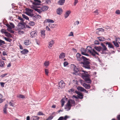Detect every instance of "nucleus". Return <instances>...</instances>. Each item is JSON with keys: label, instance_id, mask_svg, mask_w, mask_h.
I'll return each mask as SVG.
<instances>
[{"label": "nucleus", "instance_id": "obj_42", "mask_svg": "<svg viewBox=\"0 0 120 120\" xmlns=\"http://www.w3.org/2000/svg\"><path fill=\"white\" fill-rule=\"evenodd\" d=\"M4 38L6 41L9 42H10L12 41V40L11 39L5 37H4Z\"/></svg>", "mask_w": 120, "mask_h": 120}, {"label": "nucleus", "instance_id": "obj_26", "mask_svg": "<svg viewBox=\"0 0 120 120\" xmlns=\"http://www.w3.org/2000/svg\"><path fill=\"white\" fill-rule=\"evenodd\" d=\"M94 49L98 51H101V47L100 46L99 47L95 46L94 47Z\"/></svg>", "mask_w": 120, "mask_h": 120}, {"label": "nucleus", "instance_id": "obj_16", "mask_svg": "<svg viewBox=\"0 0 120 120\" xmlns=\"http://www.w3.org/2000/svg\"><path fill=\"white\" fill-rule=\"evenodd\" d=\"M65 54L64 52H62L60 55L59 57L60 59H62L65 57Z\"/></svg>", "mask_w": 120, "mask_h": 120}, {"label": "nucleus", "instance_id": "obj_23", "mask_svg": "<svg viewBox=\"0 0 120 120\" xmlns=\"http://www.w3.org/2000/svg\"><path fill=\"white\" fill-rule=\"evenodd\" d=\"M71 13L70 11H67L66 12L65 15H64V17L65 18H67L69 15Z\"/></svg>", "mask_w": 120, "mask_h": 120}, {"label": "nucleus", "instance_id": "obj_4", "mask_svg": "<svg viewBox=\"0 0 120 120\" xmlns=\"http://www.w3.org/2000/svg\"><path fill=\"white\" fill-rule=\"evenodd\" d=\"M83 62H81V63L83 65L82 66L86 68L90 69V60L88 59L84 58Z\"/></svg>", "mask_w": 120, "mask_h": 120}, {"label": "nucleus", "instance_id": "obj_1", "mask_svg": "<svg viewBox=\"0 0 120 120\" xmlns=\"http://www.w3.org/2000/svg\"><path fill=\"white\" fill-rule=\"evenodd\" d=\"M74 67V71L79 74L81 75L82 77L86 82L88 83H90L91 81L90 78V75L88 73V72L83 70L81 68L77 67L74 64L72 65Z\"/></svg>", "mask_w": 120, "mask_h": 120}, {"label": "nucleus", "instance_id": "obj_29", "mask_svg": "<svg viewBox=\"0 0 120 120\" xmlns=\"http://www.w3.org/2000/svg\"><path fill=\"white\" fill-rule=\"evenodd\" d=\"M112 43H113L114 45H115V46L118 47H119V45L118 43V42L116 41V39H115V41H113Z\"/></svg>", "mask_w": 120, "mask_h": 120}, {"label": "nucleus", "instance_id": "obj_37", "mask_svg": "<svg viewBox=\"0 0 120 120\" xmlns=\"http://www.w3.org/2000/svg\"><path fill=\"white\" fill-rule=\"evenodd\" d=\"M4 61H0V67H4Z\"/></svg>", "mask_w": 120, "mask_h": 120}, {"label": "nucleus", "instance_id": "obj_43", "mask_svg": "<svg viewBox=\"0 0 120 120\" xmlns=\"http://www.w3.org/2000/svg\"><path fill=\"white\" fill-rule=\"evenodd\" d=\"M61 106L63 107L65 103V101L63 99H62L61 100Z\"/></svg>", "mask_w": 120, "mask_h": 120}, {"label": "nucleus", "instance_id": "obj_48", "mask_svg": "<svg viewBox=\"0 0 120 120\" xmlns=\"http://www.w3.org/2000/svg\"><path fill=\"white\" fill-rule=\"evenodd\" d=\"M97 30H98L99 31H101L102 32H104V30L102 28H99L97 29Z\"/></svg>", "mask_w": 120, "mask_h": 120}, {"label": "nucleus", "instance_id": "obj_41", "mask_svg": "<svg viewBox=\"0 0 120 120\" xmlns=\"http://www.w3.org/2000/svg\"><path fill=\"white\" fill-rule=\"evenodd\" d=\"M26 11H27L29 12H30L31 13H32L33 11V10L28 8H26Z\"/></svg>", "mask_w": 120, "mask_h": 120}, {"label": "nucleus", "instance_id": "obj_28", "mask_svg": "<svg viewBox=\"0 0 120 120\" xmlns=\"http://www.w3.org/2000/svg\"><path fill=\"white\" fill-rule=\"evenodd\" d=\"M99 40L100 41H103L105 40V38L102 36H100L98 37Z\"/></svg>", "mask_w": 120, "mask_h": 120}, {"label": "nucleus", "instance_id": "obj_64", "mask_svg": "<svg viewBox=\"0 0 120 120\" xmlns=\"http://www.w3.org/2000/svg\"><path fill=\"white\" fill-rule=\"evenodd\" d=\"M46 29L48 31H49L50 30L49 28L48 27V26H47L46 27Z\"/></svg>", "mask_w": 120, "mask_h": 120}, {"label": "nucleus", "instance_id": "obj_20", "mask_svg": "<svg viewBox=\"0 0 120 120\" xmlns=\"http://www.w3.org/2000/svg\"><path fill=\"white\" fill-rule=\"evenodd\" d=\"M28 52V50L26 49H24L21 52V53L23 54H27Z\"/></svg>", "mask_w": 120, "mask_h": 120}, {"label": "nucleus", "instance_id": "obj_33", "mask_svg": "<svg viewBox=\"0 0 120 120\" xmlns=\"http://www.w3.org/2000/svg\"><path fill=\"white\" fill-rule=\"evenodd\" d=\"M17 97L19 98H25V97L24 95L22 94L18 95L17 96Z\"/></svg>", "mask_w": 120, "mask_h": 120}, {"label": "nucleus", "instance_id": "obj_13", "mask_svg": "<svg viewBox=\"0 0 120 120\" xmlns=\"http://www.w3.org/2000/svg\"><path fill=\"white\" fill-rule=\"evenodd\" d=\"M82 85L86 89H89L90 87V84H87L85 83H83L82 84Z\"/></svg>", "mask_w": 120, "mask_h": 120}, {"label": "nucleus", "instance_id": "obj_34", "mask_svg": "<svg viewBox=\"0 0 120 120\" xmlns=\"http://www.w3.org/2000/svg\"><path fill=\"white\" fill-rule=\"evenodd\" d=\"M32 118L34 120H39L40 118L37 116H33L32 117Z\"/></svg>", "mask_w": 120, "mask_h": 120}, {"label": "nucleus", "instance_id": "obj_14", "mask_svg": "<svg viewBox=\"0 0 120 120\" xmlns=\"http://www.w3.org/2000/svg\"><path fill=\"white\" fill-rule=\"evenodd\" d=\"M62 12V10L61 8H59L57 10L56 12L57 14L61 15Z\"/></svg>", "mask_w": 120, "mask_h": 120}, {"label": "nucleus", "instance_id": "obj_11", "mask_svg": "<svg viewBox=\"0 0 120 120\" xmlns=\"http://www.w3.org/2000/svg\"><path fill=\"white\" fill-rule=\"evenodd\" d=\"M18 26L19 28L20 29H23L25 27V25L22 22L19 23L18 25Z\"/></svg>", "mask_w": 120, "mask_h": 120}, {"label": "nucleus", "instance_id": "obj_50", "mask_svg": "<svg viewBox=\"0 0 120 120\" xmlns=\"http://www.w3.org/2000/svg\"><path fill=\"white\" fill-rule=\"evenodd\" d=\"M10 25L11 26V28H14V25L13 24V23H10Z\"/></svg>", "mask_w": 120, "mask_h": 120}, {"label": "nucleus", "instance_id": "obj_9", "mask_svg": "<svg viewBox=\"0 0 120 120\" xmlns=\"http://www.w3.org/2000/svg\"><path fill=\"white\" fill-rule=\"evenodd\" d=\"M59 87L61 88H64L65 86L64 82L62 80L59 83Z\"/></svg>", "mask_w": 120, "mask_h": 120}, {"label": "nucleus", "instance_id": "obj_54", "mask_svg": "<svg viewBox=\"0 0 120 120\" xmlns=\"http://www.w3.org/2000/svg\"><path fill=\"white\" fill-rule=\"evenodd\" d=\"M53 116H49L47 118L48 120H51L53 118Z\"/></svg>", "mask_w": 120, "mask_h": 120}, {"label": "nucleus", "instance_id": "obj_36", "mask_svg": "<svg viewBox=\"0 0 120 120\" xmlns=\"http://www.w3.org/2000/svg\"><path fill=\"white\" fill-rule=\"evenodd\" d=\"M77 89L79 90H80L81 91H83L84 90V89L82 87H81L79 86L77 88Z\"/></svg>", "mask_w": 120, "mask_h": 120}, {"label": "nucleus", "instance_id": "obj_58", "mask_svg": "<svg viewBox=\"0 0 120 120\" xmlns=\"http://www.w3.org/2000/svg\"><path fill=\"white\" fill-rule=\"evenodd\" d=\"M68 64V63L67 62H65L64 63V66L65 67Z\"/></svg>", "mask_w": 120, "mask_h": 120}, {"label": "nucleus", "instance_id": "obj_38", "mask_svg": "<svg viewBox=\"0 0 120 120\" xmlns=\"http://www.w3.org/2000/svg\"><path fill=\"white\" fill-rule=\"evenodd\" d=\"M29 25L30 26H33L35 25V23L34 22H30L28 23Z\"/></svg>", "mask_w": 120, "mask_h": 120}, {"label": "nucleus", "instance_id": "obj_15", "mask_svg": "<svg viewBox=\"0 0 120 120\" xmlns=\"http://www.w3.org/2000/svg\"><path fill=\"white\" fill-rule=\"evenodd\" d=\"M70 117V116H65L64 117L63 116L60 117L57 120H63L64 119V120H66L67 118Z\"/></svg>", "mask_w": 120, "mask_h": 120}, {"label": "nucleus", "instance_id": "obj_32", "mask_svg": "<svg viewBox=\"0 0 120 120\" xmlns=\"http://www.w3.org/2000/svg\"><path fill=\"white\" fill-rule=\"evenodd\" d=\"M25 13L26 15H28L30 16L31 17H33L34 16V14H33L32 13H31L30 12H29L26 11L25 12Z\"/></svg>", "mask_w": 120, "mask_h": 120}, {"label": "nucleus", "instance_id": "obj_62", "mask_svg": "<svg viewBox=\"0 0 120 120\" xmlns=\"http://www.w3.org/2000/svg\"><path fill=\"white\" fill-rule=\"evenodd\" d=\"M73 36V33L72 32H71L69 35V36Z\"/></svg>", "mask_w": 120, "mask_h": 120}, {"label": "nucleus", "instance_id": "obj_30", "mask_svg": "<svg viewBox=\"0 0 120 120\" xmlns=\"http://www.w3.org/2000/svg\"><path fill=\"white\" fill-rule=\"evenodd\" d=\"M44 66L47 67L49 65V61H46L44 62Z\"/></svg>", "mask_w": 120, "mask_h": 120}, {"label": "nucleus", "instance_id": "obj_49", "mask_svg": "<svg viewBox=\"0 0 120 120\" xmlns=\"http://www.w3.org/2000/svg\"><path fill=\"white\" fill-rule=\"evenodd\" d=\"M0 84L2 87H3L4 86L5 83L3 82H0Z\"/></svg>", "mask_w": 120, "mask_h": 120}, {"label": "nucleus", "instance_id": "obj_22", "mask_svg": "<svg viewBox=\"0 0 120 120\" xmlns=\"http://www.w3.org/2000/svg\"><path fill=\"white\" fill-rule=\"evenodd\" d=\"M41 35L42 38H44L45 37V30H43L41 31Z\"/></svg>", "mask_w": 120, "mask_h": 120}, {"label": "nucleus", "instance_id": "obj_2", "mask_svg": "<svg viewBox=\"0 0 120 120\" xmlns=\"http://www.w3.org/2000/svg\"><path fill=\"white\" fill-rule=\"evenodd\" d=\"M82 54L83 55L88 56V54H86V52L89 53L94 56H95L96 55H99L98 53L96 52L94 49H92L90 46L87 47L85 50L83 48H82L81 49Z\"/></svg>", "mask_w": 120, "mask_h": 120}, {"label": "nucleus", "instance_id": "obj_59", "mask_svg": "<svg viewBox=\"0 0 120 120\" xmlns=\"http://www.w3.org/2000/svg\"><path fill=\"white\" fill-rule=\"evenodd\" d=\"M46 3L48 4H49L51 3V1L49 0H48L46 1Z\"/></svg>", "mask_w": 120, "mask_h": 120}, {"label": "nucleus", "instance_id": "obj_40", "mask_svg": "<svg viewBox=\"0 0 120 120\" xmlns=\"http://www.w3.org/2000/svg\"><path fill=\"white\" fill-rule=\"evenodd\" d=\"M22 16L23 18L26 19V20H29V18L27 16H26L25 15L22 14Z\"/></svg>", "mask_w": 120, "mask_h": 120}, {"label": "nucleus", "instance_id": "obj_61", "mask_svg": "<svg viewBox=\"0 0 120 120\" xmlns=\"http://www.w3.org/2000/svg\"><path fill=\"white\" fill-rule=\"evenodd\" d=\"M95 44L98 45L99 44V43L98 41H95Z\"/></svg>", "mask_w": 120, "mask_h": 120}, {"label": "nucleus", "instance_id": "obj_63", "mask_svg": "<svg viewBox=\"0 0 120 120\" xmlns=\"http://www.w3.org/2000/svg\"><path fill=\"white\" fill-rule=\"evenodd\" d=\"M3 54L4 56H5L6 55H7L6 52L5 51H3Z\"/></svg>", "mask_w": 120, "mask_h": 120}, {"label": "nucleus", "instance_id": "obj_7", "mask_svg": "<svg viewBox=\"0 0 120 120\" xmlns=\"http://www.w3.org/2000/svg\"><path fill=\"white\" fill-rule=\"evenodd\" d=\"M101 44L102 47H101V53L102 54H105V51H108L107 48L103 43H101Z\"/></svg>", "mask_w": 120, "mask_h": 120}, {"label": "nucleus", "instance_id": "obj_8", "mask_svg": "<svg viewBox=\"0 0 120 120\" xmlns=\"http://www.w3.org/2000/svg\"><path fill=\"white\" fill-rule=\"evenodd\" d=\"M31 2L32 4L35 6L40 5V3H41L40 1L38 0H34V1Z\"/></svg>", "mask_w": 120, "mask_h": 120}, {"label": "nucleus", "instance_id": "obj_17", "mask_svg": "<svg viewBox=\"0 0 120 120\" xmlns=\"http://www.w3.org/2000/svg\"><path fill=\"white\" fill-rule=\"evenodd\" d=\"M78 94V98L82 99L83 98V96L81 93L79 92H78L77 93Z\"/></svg>", "mask_w": 120, "mask_h": 120}, {"label": "nucleus", "instance_id": "obj_35", "mask_svg": "<svg viewBox=\"0 0 120 120\" xmlns=\"http://www.w3.org/2000/svg\"><path fill=\"white\" fill-rule=\"evenodd\" d=\"M5 35L9 37H11V36L10 34L9 33H8V32H5Z\"/></svg>", "mask_w": 120, "mask_h": 120}, {"label": "nucleus", "instance_id": "obj_19", "mask_svg": "<svg viewBox=\"0 0 120 120\" xmlns=\"http://www.w3.org/2000/svg\"><path fill=\"white\" fill-rule=\"evenodd\" d=\"M106 44L108 45V47L109 48H112L113 49H114V47L112 44L109 42H107Z\"/></svg>", "mask_w": 120, "mask_h": 120}, {"label": "nucleus", "instance_id": "obj_44", "mask_svg": "<svg viewBox=\"0 0 120 120\" xmlns=\"http://www.w3.org/2000/svg\"><path fill=\"white\" fill-rule=\"evenodd\" d=\"M5 42L4 41H3L0 39V46L2 44H5Z\"/></svg>", "mask_w": 120, "mask_h": 120}, {"label": "nucleus", "instance_id": "obj_10", "mask_svg": "<svg viewBox=\"0 0 120 120\" xmlns=\"http://www.w3.org/2000/svg\"><path fill=\"white\" fill-rule=\"evenodd\" d=\"M30 37L31 38H33L35 37L37 34V32L35 31H32L30 34Z\"/></svg>", "mask_w": 120, "mask_h": 120}, {"label": "nucleus", "instance_id": "obj_5", "mask_svg": "<svg viewBox=\"0 0 120 120\" xmlns=\"http://www.w3.org/2000/svg\"><path fill=\"white\" fill-rule=\"evenodd\" d=\"M37 8H35L34 6H33V8L35 11L40 13H41L42 11H47L49 8L48 7L45 6H43L41 7L38 6L37 7Z\"/></svg>", "mask_w": 120, "mask_h": 120}, {"label": "nucleus", "instance_id": "obj_56", "mask_svg": "<svg viewBox=\"0 0 120 120\" xmlns=\"http://www.w3.org/2000/svg\"><path fill=\"white\" fill-rule=\"evenodd\" d=\"M74 90L73 89H71L70 90H69V92H74Z\"/></svg>", "mask_w": 120, "mask_h": 120}, {"label": "nucleus", "instance_id": "obj_57", "mask_svg": "<svg viewBox=\"0 0 120 120\" xmlns=\"http://www.w3.org/2000/svg\"><path fill=\"white\" fill-rule=\"evenodd\" d=\"M78 0H75V2L74 3V5L75 6L76 4L78 2Z\"/></svg>", "mask_w": 120, "mask_h": 120}, {"label": "nucleus", "instance_id": "obj_47", "mask_svg": "<svg viewBox=\"0 0 120 120\" xmlns=\"http://www.w3.org/2000/svg\"><path fill=\"white\" fill-rule=\"evenodd\" d=\"M115 13L116 14L119 15L120 14V10H116L115 12Z\"/></svg>", "mask_w": 120, "mask_h": 120}, {"label": "nucleus", "instance_id": "obj_55", "mask_svg": "<svg viewBox=\"0 0 120 120\" xmlns=\"http://www.w3.org/2000/svg\"><path fill=\"white\" fill-rule=\"evenodd\" d=\"M37 115H44V114L41 112H39L38 113Z\"/></svg>", "mask_w": 120, "mask_h": 120}, {"label": "nucleus", "instance_id": "obj_18", "mask_svg": "<svg viewBox=\"0 0 120 120\" xmlns=\"http://www.w3.org/2000/svg\"><path fill=\"white\" fill-rule=\"evenodd\" d=\"M54 44V41L53 40L50 41L48 43V47L49 48H51Z\"/></svg>", "mask_w": 120, "mask_h": 120}, {"label": "nucleus", "instance_id": "obj_12", "mask_svg": "<svg viewBox=\"0 0 120 120\" xmlns=\"http://www.w3.org/2000/svg\"><path fill=\"white\" fill-rule=\"evenodd\" d=\"M47 22L48 23H53L54 22V21L52 19H46L44 22V23H46Z\"/></svg>", "mask_w": 120, "mask_h": 120}, {"label": "nucleus", "instance_id": "obj_27", "mask_svg": "<svg viewBox=\"0 0 120 120\" xmlns=\"http://www.w3.org/2000/svg\"><path fill=\"white\" fill-rule=\"evenodd\" d=\"M56 25V24L52 23H49V26L51 28H53L55 27Z\"/></svg>", "mask_w": 120, "mask_h": 120}, {"label": "nucleus", "instance_id": "obj_39", "mask_svg": "<svg viewBox=\"0 0 120 120\" xmlns=\"http://www.w3.org/2000/svg\"><path fill=\"white\" fill-rule=\"evenodd\" d=\"M3 98L2 95L1 94H0V103H2L3 101V100L2 99Z\"/></svg>", "mask_w": 120, "mask_h": 120}, {"label": "nucleus", "instance_id": "obj_53", "mask_svg": "<svg viewBox=\"0 0 120 120\" xmlns=\"http://www.w3.org/2000/svg\"><path fill=\"white\" fill-rule=\"evenodd\" d=\"M116 41L118 42L119 43H120V38H116Z\"/></svg>", "mask_w": 120, "mask_h": 120}, {"label": "nucleus", "instance_id": "obj_45", "mask_svg": "<svg viewBox=\"0 0 120 120\" xmlns=\"http://www.w3.org/2000/svg\"><path fill=\"white\" fill-rule=\"evenodd\" d=\"M45 74L47 75H48V74L49 73V71L48 70V69H45Z\"/></svg>", "mask_w": 120, "mask_h": 120}, {"label": "nucleus", "instance_id": "obj_25", "mask_svg": "<svg viewBox=\"0 0 120 120\" xmlns=\"http://www.w3.org/2000/svg\"><path fill=\"white\" fill-rule=\"evenodd\" d=\"M65 0H59L58 2V4L59 5H62L64 3Z\"/></svg>", "mask_w": 120, "mask_h": 120}, {"label": "nucleus", "instance_id": "obj_60", "mask_svg": "<svg viewBox=\"0 0 120 120\" xmlns=\"http://www.w3.org/2000/svg\"><path fill=\"white\" fill-rule=\"evenodd\" d=\"M7 75V73H6L5 74H3L1 76L2 77V78H3L5 76Z\"/></svg>", "mask_w": 120, "mask_h": 120}, {"label": "nucleus", "instance_id": "obj_51", "mask_svg": "<svg viewBox=\"0 0 120 120\" xmlns=\"http://www.w3.org/2000/svg\"><path fill=\"white\" fill-rule=\"evenodd\" d=\"M1 32L2 33H4V34H5V32H6V30L4 29H2L1 30Z\"/></svg>", "mask_w": 120, "mask_h": 120}, {"label": "nucleus", "instance_id": "obj_31", "mask_svg": "<svg viewBox=\"0 0 120 120\" xmlns=\"http://www.w3.org/2000/svg\"><path fill=\"white\" fill-rule=\"evenodd\" d=\"M33 16L36 19H40L41 18L40 15H34V16Z\"/></svg>", "mask_w": 120, "mask_h": 120}, {"label": "nucleus", "instance_id": "obj_46", "mask_svg": "<svg viewBox=\"0 0 120 120\" xmlns=\"http://www.w3.org/2000/svg\"><path fill=\"white\" fill-rule=\"evenodd\" d=\"M79 23V21L78 20H77L74 23V24L75 25H78Z\"/></svg>", "mask_w": 120, "mask_h": 120}, {"label": "nucleus", "instance_id": "obj_21", "mask_svg": "<svg viewBox=\"0 0 120 120\" xmlns=\"http://www.w3.org/2000/svg\"><path fill=\"white\" fill-rule=\"evenodd\" d=\"M30 43V40L29 39L25 40L24 41V44L26 45H29Z\"/></svg>", "mask_w": 120, "mask_h": 120}, {"label": "nucleus", "instance_id": "obj_6", "mask_svg": "<svg viewBox=\"0 0 120 120\" xmlns=\"http://www.w3.org/2000/svg\"><path fill=\"white\" fill-rule=\"evenodd\" d=\"M76 57L77 60L79 61H81L83 60L86 58L84 56H82L79 53H77L76 54Z\"/></svg>", "mask_w": 120, "mask_h": 120}, {"label": "nucleus", "instance_id": "obj_52", "mask_svg": "<svg viewBox=\"0 0 120 120\" xmlns=\"http://www.w3.org/2000/svg\"><path fill=\"white\" fill-rule=\"evenodd\" d=\"M94 12L95 13V14L96 15H97L99 13L98 10V9H96V10Z\"/></svg>", "mask_w": 120, "mask_h": 120}, {"label": "nucleus", "instance_id": "obj_24", "mask_svg": "<svg viewBox=\"0 0 120 120\" xmlns=\"http://www.w3.org/2000/svg\"><path fill=\"white\" fill-rule=\"evenodd\" d=\"M8 104H6L5 105L3 109V111L4 113L6 114L7 113V110L8 108Z\"/></svg>", "mask_w": 120, "mask_h": 120}, {"label": "nucleus", "instance_id": "obj_3", "mask_svg": "<svg viewBox=\"0 0 120 120\" xmlns=\"http://www.w3.org/2000/svg\"><path fill=\"white\" fill-rule=\"evenodd\" d=\"M75 105V102L74 100L71 99L69 100L66 105L65 109L67 111H68L70 109L72 106H74Z\"/></svg>", "mask_w": 120, "mask_h": 120}]
</instances>
